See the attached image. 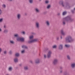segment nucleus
<instances>
[{
    "label": "nucleus",
    "instance_id": "39448f33",
    "mask_svg": "<svg viewBox=\"0 0 75 75\" xmlns=\"http://www.w3.org/2000/svg\"><path fill=\"white\" fill-rule=\"evenodd\" d=\"M66 8H70L71 6H70V4L68 2L65 3V5L64 6Z\"/></svg>",
    "mask_w": 75,
    "mask_h": 75
},
{
    "label": "nucleus",
    "instance_id": "f8f14e48",
    "mask_svg": "<svg viewBox=\"0 0 75 75\" xmlns=\"http://www.w3.org/2000/svg\"><path fill=\"white\" fill-rule=\"evenodd\" d=\"M45 23L48 27H49L50 25V21H46L45 22Z\"/></svg>",
    "mask_w": 75,
    "mask_h": 75
},
{
    "label": "nucleus",
    "instance_id": "a878e982",
    "mask_svg": "<svg viewBox=\"0 0 75 75\" xmlns=\"http://www.w3.org/2000/svg\"><path fill=\"white\" fill-rule=\"evenodd\" d=\"M67 12L66 11L63 12L62 13L63 16H65V15L67 14Z\"/></svg>",
    "mask_w": 75,
    "mask_h": 75
},
{
    "label": "nucleus",
    "instance_id": "72a5a7b5",
    "mask_svg": "<svg viewBox=\"0 0 75 75\" xmlns=\"http://www.w3.org/2000/svg\"><path fill=\"white\" fill-rule=\"evenodd\" d=\"M21 34H23V35H25V32L24 31L21 32Z\"/></svg>",
    "mask_w": 75,
    "mask_h": 75
},
{
    "label": "nucleus",
    "instance_id": "f3484780",
    "mask_svg": "<svg viewBox=\"0 0 75 75\" xmlns=\"http://www.w3.org/2000/svg\"><path fill=\"white\" fill-rule=\"evenodd\" d=\"M38 39H35L32 40L33 42H37L38 41Z\"/></svg>",
    "mask_w": 75,
    "mask_h": 75
},
{
    "label": "nucleus",
    "instance_id": "a211bd4d",
    "mask_svg": "<svg viewBox=\"0 0 75 75\" xmlns=\"http://www.w3.org/2000/svg\"><path fill=\"white\" fill-rule=\"evenodd\" d=\"M67 58L68 60H70L71 59V57L69 55H67Z\"/></svg>",
    "mask_w": 75,
    "mask_h": 75
},
{
    "label": "nucleus",
    "instance_id": "c756f323",
    "mask_svg": "<svg viewBox=\"0 0 75 75\" xmlns=\"http://www.w3.org/2000/svg\"><path fill=\"white\" fill-rule=\"evenodd\" d=\"M65 46L67 48H69V47H70V45H65Z\"/></svg>",
    "mask_w": 75,
    "mask_h": 75
},
{
    "label": "nucleus",
    "instance_id": "423d86ee",
    "mask_svg": "<svg viewBox=\"0 0 75 75\" xmlns=\"http://www.w3.org/2000/svg\"><path fill=\"white\" fill-rule=\"evenodd\" d=\"M51 54H52V52L51 51L49 50L47 54V56L48 58H50L51 55Z\"/></svg>",
    "mask_w": 75,
    "mask_h": 75
},
{
    "label": "nucleus",
    "instance_id": "603ef678",
    "mask_svg": "<svg viewBox=\"0 0 75 75\" xmlns=\"http://www.w3.org/2000/svg\"><path fill=\"white\" fill-rule=\"evenodd\" d=\"M30 62L31 63H32V64H33V61H30Z\"/></svg>",
    "mask_w": 75,
    "mask_h": 75
},
{
    "label": "nucleus",
    "instance_id": "49530a36",
    "mask_svg": "<svg viewBox=\"0 0 75 75\" xmlns=\"http://www.w3.org/2000/svg\"><path fill=\"white\" fill-rule=\"evenodd\" d=\"M9 53L10 54H12V51L11 50H10L9 52Z\"/></svg>",
    "mask_w": 75,
    "mask_h": 75
},
{
    "label": "nucleus",
    "instance_id": "9d476101",
    "mask_svg": "<svg viewBox=\"0 0 75 75\" xmlns=\"http://www.w3.org/2000/svg\"><path fill=\"white\" fill-rule=\"evenodd\" d=\"M59 49L60 50H63V45L62 44H61L59 45Z\"/></svg>",
    "mask_w": 75,
    "mask_h": 75
},
{
    "label": "nucleus",
    "instance_id": "412c9836",
    "mask_svg": "<svg viewBox=\"0 0 75 75\" xmlns=\"http://www.w3.org/2000/svg\"><path fill=\"white\" fill-rule=\"evenodd\" d=\"M8 32V30L7 29H5L4 31V33H5L6 34H7Z\"/></svg>",
    "mask_w": 75,
    "mask_h": 75
},
{
    "label": "nucleus",
    "instance_id": "a19ab883",
    "mask_svg": "<svg viewBox=\"0 0 75 75\" xmlns=\"http://www.w3.org/2000/svg\"><path fill=\"white\" fill-rule=\"evenodd\" d=\"M2 7L3 8H6V5L4 4L2 5Z\"/></svg>",
    "mask_w": 75,
    "mask_h": 75
},
{
    "label": "nucleus",
    "instance_id": "cd10ccee",
    "mask_svg": "<svg viewBox=\"0 0 75 75\" xmlns=\"http://www.w3.org/2000/svg\"><path fill=\"white\" fill-rule=\"evenodd\" d=\"M3 53L5 55H6L7 54V51L6 50H4V52H3Z\"/></svg>",
    "mask_w": 75,
    "mask_h": 75
},
{
    "label": "nucleus",
    "instance_id": "a18cd8bd",
    "mask_svg": "<svg viewBox=\"0 0 75 75\" xmlns=\"http://www.w3.org/2000/svg\"><path fill=\"white\" fill-rule=\"evenodd\" d=\"M3 21V18L0 19V23H1Z\"/></svg>",
    "mask_w": 75,
    "mask_h": 75
},
{
    "label": "nucleus",
    "instance_id": "f257e3e1",
    "mask_svg": "<svg viewBox=\"0 0 75 75\" xmlns=\"http://www.w3.org/2000/svg\"><path fill=\"white\" fill-rule=\"evenodd\" d=\"M74 20V19L72 18L70 16H68L63 20V25H65V21H67V23H71L73 22Z\"/></svg>",
    "mask_w": 75,
    "mask_h": 75
},
{
    "label": "nucleus",
    "instance_id": "c85d7f7f",
    "mask_svg": "<svg viewBox=\"0 0 75 75\" xmlns=\"http://www.w3.org/2000/svg\"><path fill=\"white\" fill-rule=\"evenodd\" d=\"M51 8V5L49 4L47 6V9H49V8Z\"/></svg>",
    "mask_w": 75,
    "mask_h": 75
},
{
    "label": "nucleus",
    "instance_id": "052dcab7",
    "mask_svg": "<svg viewBox=\"0 0 75 75\" xmlns=\"http://www.w3.org/2000/svg\"><path fill=\"white\" fill-rule=\"evenodd\" d=\"M41 0H39V1H41Z\"/></svg>",
    "mask_w": 75,
    "mask_h": 75
},
{
    "label": "nucleus",
    "instance_id": "dca6fc26",
    "mask_svg": "<svg viewBox=\"0 0 75 75\" xmlns=\"http://www.w3.org/2000/svg\"><path fill=\"white\" fill-rule=\"evenodd\" d=\"M35 11L36 13H40V10L38 8L35 9Z\"/></svg>",
    "mask_w": 75,
    "mask_h": 75
},
{
    "label": "nucleus",
    "instance_id": "7c9ffc66",
    "mask_svg": "<svg viewBox=\"0 0 75 75\" xmlns=\"http://www.w3.org/2000/svg\"><path fill=\"white\" fill-rule=\"evenodd\" d=\"M14 36L15 37H16L17 38H18V37H19V35L18 34L14 35Z\"/></svg>",
    "mask_w": 75,
    "mask_h": 75
},
{
    "label": "nucleus",
    "instance_id": "c03bdc74",
    "mask_svg": "<svg viewBox=\"0 0 75 75\" xmlns=\"http://www.w3.org/2000/svg\"><path fill=\"white\" fill-rule=\"evenodd\" d=\"M60 70H62V69H63V67L61 66L60 67Z\"/></svg>",
    "mask_w": 75,
    "mask_h": 75
},
{
    "label": "nucleus",
    "instance_id": "2f4dec72",
    "mask_svg": "<svg viewBox=\"0 0 75 75\" xmlns=\"http://www.w3.org/2000/svg\"><path fill=\"white\" fill-rule=\"evenodd\" d=\"M25 52V50H23L21 51L22 54H24Z\"/></svg>",
    "mask_w": 75,
    "mask_h": 75
},
{
    "label": "nucleus",
    "instance_id": "13d9d810",
    "mask_svg": "<svg viewBox=\"0 0 75 75\" xmlns=\"http://www.w3.org/2000/svg\"><path fill=\"white\" fill-rule=\"evenodd\" d=\"M44 14H45V13H47V12H44Z\"/></svg>",
    "mask_w": 75,
    "mask_h": 75
},
{
    "label": "nucleus",
    "instance_id": "864d4df0",
    "mask_svg": "<svg viewBox=\"0 0 75 75\" xmlns=\"http://www.w3.org/2000/svg\"><path fill=\"white\" fill-rule=\"evenodd\" d=\"M57 15L58 16H59V15H60V13H58L57 14Z\"/></svg>",
    "mask_w": 75,
    "mask_h": 75
},
{
    "label": "nucleus",
    "instance_id": "5701e85b",
    "mask_svg": "<svg viewBox=\"0 0 75 75\" xmlns=\"http://www.w3.org/2000/svg\"><path fill=\"white\" fill-rule=\"evenodd\" d=\"M33 40H29L28 42V44H31V43H33Z\"/></svg>",
    "mask_w": 75,
    "mask_h": 75
},
{
    "label": "nucleus",
    "instance_id": "37998d69",
    "mask_svg": "<svg viewBox=\"0 0 75 75\" xmlns=\"http://www.w3.org/2000/svg\"><path fill=\"white\" fill-rule=\"evenodd\" d=\"M56 47H57V46L54 45L53 46V48H56Z\"/></svg>",
    "mask_w": 75,
    "mask_h": 75
},
{
    "label": "nucleus",
    "instance_id": "09e8293b",
    "mask_svg": "<svg viewBox=\"0 0 75 75\" xmlns=\"http://www.w3.org/2000/svg\"><path fill=\"white\" fill-rule=\"evenodd\" d=\"M44 57L45 58H46V55H44Z\"/></svg>",
    "mask_w": 75,
    "mask_h": 75
},
{
    "label": "nucleus",
    "instance_id": "ddd939ff",
    "mask_svg": "<svg viewBox=\"0 0 75 75\" xmlns=\"http://www.w3.org/2000/svg\"><path fill=\"white\" fill-rule=\"evenodd\" d=\"M17 17L18 18V20H20L21 18V14H18L17 15Z\"/></svg>",
    "mask_w": 75,
    "mask_h": 75
},
{
    "label": "nucleus",
    "instance_id": "4be33fe9",
    "mask_svg": "<svg viewBox=\"0 0 75 75\" xmlns=\"http://www.w3.org/2000/svg\"><path fill=\"white\" fill-rule=\"evenodd\" d=\"M48 50V48H45L44 50H43L44 52L46 53L47 52V51Z\"/></svg>",
    "mask_w": 75,
    "mask_h": 75
},
{
    "label": "nucleus",
    "instance_id": "3c124183",
    "mask_svg": "<svg viewBox=\"0 0 75 75\" xmlns=\"http://www.w3.org/2000/svg\"><path fill=\"white\" fill-rule=\"evenodd\" d=\"M1 31H2L1 29V28H0V32H1Z\"/></svg>",
    "mask_w": 75,
    "mask_h": 75
},
{
    "label": "nucleus",
    "instance_id": "4468645a",
    "mask_svg": "<svg viewBox=\"0 0 75 75\" xmlns=\"http://www.w3.org/2000/svg\"><path fill=\"white\" fill-rule=\"evenodd\" d=\"M72 68L74 69L75 67V63H72L71 65Z\"/></svg>",
    "mask_w": 75,
    "mask_h": 75
},
{
    "label": "nucleus",
    "instance_id": "20e7f679",
    "mask_svg": "<svg viewBox=\"0 0 75 75\" xmlns=\"http://www.w3.org/2000/svg\"><path fill=\"white\" fill-rule=\"evenodd\" d=\"M58 59H55L53 62V64L54 65H57L58 63Z\"/></svg>",
    "mask_w": 75,
    "mask_h": 75
},
{
    "label": "nucleus",
    "instance_id": "e433bc0d",
    "mask_svg": "<svg viewBox=\"0 0 75 75\" xmlns=\"http://www.w3.org/2000/svg\"><path fill=\"white\" fill-rule=\"evenodd\" d=\"M10 42L11 44H13L14 43V41L13 40L10 41Z\"/></svg>",
    "mask_w": 75,
    "mask_h": 75
},
{
    "label": "nucleus",
    "instance_id": "680f3d73",
    "mask_svg": "<svg viewBox=\"0 0 75 75\" xmlns=\"http://www.w3.org/2000/svg\"><path fill=\"white\" fill-rule=\"evenodd\" d=\"M74 10H75V8L74 9Z\"/></svg>",
    "mask_w": 75,
    "mask_h": 75
},
{
    "label": "nucleus",
    "instance_id": "c9c22d12",
    "mask_svg": "<svg viewBox=\"0 0 75 75\" xmlns=\"http://www.w3.org/2000/svg\"><path fill=\"white\" fill-rule=\"evenodd\" d=\"M33 37H34V36H33V35L31 36L30 37V40H32V39L33 38Z\"/></svg>",
    "mask_w": 75,
    "mask_h": 75
},
{
    "label": "nucleus",
    "instance_id": "393cba45",
    "mask_svg": "<svg viewBox=\"0 0 75 75\" xmlns=\"http://www.w3.org/2000/svg\"><path fill=\"white\" fill-rule=\"evenodd\" d=\"M61 33L62 35H65V33H64V30H61Z\"/></svg>",
    "mask_w": 75,
    "mask_h": 75
},
{
    "label": "nucleus",
    "instance_id": "f704fd0d",
    "mask_svg": "<svg viewBox=\"0 0 75 75\" xmlns=\"http://www.w3.org/2000/svg\"><path fill=\"white\" fill-rule=\"evenodd\" d=\"M60 74H62L63 72V70H60L59 71Z\"/></svg>",
    "mask_w": 75,
    "mask_h": 75
},
{
    "label": "nucleus",
    "instance_id": "bf43d9fd",
    "mask_svg": "<svg viewBox=\"0 0 75 75\" xmlns=\"http://www.w3.org/2000/svg\"><path fill=\"white\" fill-rule=\"evenodd\" d=\"M4 28H6V25H4Z\"/></svg>",
    "mask_w": 75,
    "mask_h": 75
},
{
    "label": "nucleus",
    "instance_id": "5fc2aeb1",
    "mask_svg": "<svg viewBox=\"0 0 75 75\" xmlns=\"http://www.w3.org/2000/svg\"><path fill=\"white\" fill-rule=\"evenodd\" d=\"M60 38L61 39H62V36H61Z\"/></svg>",
    "mask_w": 75,
    "mask_h": 75
},
{
    "label": "nucleus",
    "instance_id": "bb28decb",
    "mask_svg": "<svg viewBox=\"0 0 75 75\" xmlns=\"http://www.w3.org/2000/svg\"><path fill=\"white\" fill-rule=\"evenodd\" d=\"M29 1L30 4L33 3V0H29Z\"/></svg>",
    "mask_w": 75,
    "mask_h": 75
},
{
    "label": "nucleus",
    "instance_id": "6ab92c4d",
    "mask_svg": "<svg viewBox=\"0 0 75 75\" xmlns=\"http://www.w3.org/2000/svg\"><path fill=\"white\" fill-rule=\"evenodd\" d=\"M24 69L25 71H27L28 69V67L27 66H25L24 67Z\"/></svg>",
    "mask_w": 75,
    "mask_h": 75
},
{
    "label": "nucleus",
    "instance_id": "f03ea898",
    "mask_svg": "<svg viewBox=\"0 0 75 75\" xmlns=\"http://www.w3.org/2000/svg\"><path fill=\"white\" fill-rule=\"evenodd\" d=\"M66 41L67 42H72L74 41V39H72L71 36H69L66 38Z\"/></svg>",
    "mask_w": 75,
    "mask_h": 75
},
{
    "label": "nucleus",
    "instance_id": "79ce46f5",
    "mask_svg": "<svg viewBox=\"0 0 75 75\" xmlns=\"http://www.w3.org/2000/svg\"><path fill=\"white\" fill-rule=\"evenodd\" d=\"M1 14H2V11L1 9H0V15H1Z\"/></svg>",
    "mask_w": 75,
    "mask_h": 75
},
{
    "label": "nucleus",
    "instance_id": "7ed1b4c3",
    "mask_svg": "<svg viewBox=\"0 0 75 75\" xmlns=\"http://www.w3.org/2000/svg\"><path fill=\"white\" fill-rule=\"evenodd\" d=\"M16 40L17 41H21V42H24V38L18 37L16 38Z\"/></svg>",
    "mask_w": 75,
    "mask_h": 75
},
{
    "label": "nucleus",
    "instance_id": "e2e57ef3",
    "mask_svg": "<svg viewBox=\"0 0 75 75\" xmlns=\"http://www.w3.org/2000/svg\"><path fill=\"white\" fill-rule=\"evenodd\" d=\"M32 34H34V33H33Z\"/></svg>",
    "mask_w": 75,
    "mask_h": 75
},
{
    "label": "nucleus",
    "instance_id": "0eeeda50",
    "mask_svg": "<svg viewBox=\"0 0 75 75\" xmlns=\"http://www.w3.org/2000/svg\"><path fill=\"white\" fill-rule=\"evenodd\" d=\"M59 4L61 5L62 7H65V3H64V2L63 1H61L59 2Z\"/></svg>",
    "mask_w": 75,
    "mask_h": 75
},
{
    "label": "nucleus",
    "instance_id": "1a4fd4ad",
    "mask_svg": "<svg viewBox=\"0 0 75 75\" xmlns=\"http://www.w3.org/2000/svg\"><path fill=\"white\" fill-rule=\"evenodd\" d=\"M35 62V64H39L40 63V59H36Z\"/></svg>",
    "mask_w": 75,
    "mask_h": 75
},
{
    "label": "nucleus",
    "instance_id": "8fccbe9b",
    "mask_svg": "<svg viewBox=\"0 0 75 75\" xmlns=\"http://www.w3.org/2000/svg\"><path fill=\"white\" fill-rule=\"evenodd\" d=\"M21 65H22V64H20L19 65V66H20V67H21Z\"/></svg>",
    "mask_w": 75,
    "mask_h": 75
},
{
    "label": "nucleus",
    "instance_id": "4d7b16f0",
    "mask_svg": "<svg viewBox=\"0 0 75 75\" xmlns=\"http://www.w3.org/2000/svg\"><path fill=\"white\" fill-rule=\"evenodd\" d=\"M25 16H26V15H27V13H25Z\"/></svg>",
    "mask_w": 75,
    "mask_h": 75
},
{
    "label": "nucleus",
    "instance_id": "ea45409f",
    "mask_svg": "<svg viewBox=\"0 0 75 75\" xmlns=\"http://www.w3.org/2000/svg\"><path fill=\"white\" fill-rule=\"evenodd\" d=\"M45 3H46V4H48V3H49V1L47 0H46L45 1Z\"/></svg>",
    "mask_w": 75,
    "mask_h": 75
},
{
    "label": "nucleus",
    "instance_id": "4c0bfd02",
    "mask_svg": "<svg viewBox=\"0 0 75 75\" xmlns=\"http://www.w3.org/2000/svg\"><path fill=\"white\" fill-rule=\"evenodd\" d=\"M71 11L73 14H74L75 13V10H71Z\"/></svg>",
    "mask_w": 75,
    "mask_h": 75
},
{
    "label": "nucleus",
    "instance_id": "9b49d317",
    "mask_svg": "<svg viewBox=\"0 0 75 75\" xmlns=\"http://www.w3.org/2000/svg\"><path fill=\"white\" fill-rule=\"evenodd\" d=\"M63 75H70V74L68 71H64Z\"/></svg>",
    "mask_w": 75,
    "mask_h": 75
},
{
    "label": "nucleus",
    "instance_id": "58836bf2",
    "mask_svg": "<svg viewBox=\"0 0 75 75\" xmlns=\"http://www.w3.org/2000/svg\"><path fill=\"white\" fill-rule=\"evenodd\" d=\"M59 38L58 37H56V40L57 41H59Z\"/></svg>",
    "mask_w": 75,
    "mask_h": 75
},
{
    "label": "nucleus",
    "instance_id": "de8ad7c7",
    "mask_svg": "<svg viewBox=\"0 0 75 75\" xmlns=\"http://www.w3.org/2000/svg\"><path fill=\"white\" fill-rule=\"evenodd\" d=\"M1 51H2V49H1V48H0V53L1 52Z\"/></svg>",
    "mask_w": 75,
    "mask_h": 75
},
{
    "label": "nucleus",
    "instance_id": "aec40b11",
    "mask_svg": "<svg viewBox=\"0 0 75 75\" xmlns=\"http://www.w3.org/2000/svg\"><path fill=\"white\" fill-rule=\"evenodd\" d=\"M22 48H25V49H28V47L24 45H23L22 47Z\"/></svg>",
    "mask_w": 75,
    "mask_h": 75
},
{
    "label": "nucleus",
    "instance_id": "473e14b6",
    "mask_svg": "<svg viewBox=\"0 0 75 75\" xmlns=\"http://www.w3.org/2000/svg\"><path fill=\"white\" fill-rule=\"evenodd\" d=\"M8 69L10 71H11L13 69V68L11 67H9V68Z\"/></svg>",
    "mask_w": 75,
    "mask_h": 75
},
{
    "label": "nucleus",
    "instance_id": "6e6552de",
    "mask_svg": "<svg viewBox=\"0 0 75 75\" xmlns=\"http://www.w3.org/2000/svg\"><path fill=\"white\" fill-rule=\"evenodd\" d=\"M35 26L37 28V29H40V23H39L38 22H37L35 24Z\"/></svg>",
    "mask_w": 75,
    "mask_h": 75
},
{
    "label": "nucleus",
    "instance_id": "2eb2a0df",
    "mask_svg": "<svg viewBox=\"0 0 75 75\" xmlns=\"http://www.w3.org/2000/svg\"><path fill=\"white\" fill-rule=\"evenodd\" d=\"M14 60V62H15L16 63L18 62V59L17 58H15Z\"/></svg>",
    "mask_w": 75,
    "mask_h": 75
},
{
    "label": "nucleus",
    "instance_id": "b1692460",
    "mask_svg": "<svg viewBox=\"0 0 75 75\" xmlns=\"http://www.w3.org/2000/svg\"><path fill=\"white\" fill-rule=\"evenodd\" d=\"M15 56L17 57H19L20 56V54L19 53H16L15 54Z\"/></svg>",
    "mask_w": 75,
    "mask_h": 75
},
{
    "label": "nucleus",
    "instance_id": "6e6d98bb",
    "mask_svg": "<svg viewBox=\"0 0 75 75\" xmlns=\"http://www.w3.org/2000/svg\"><path fill=\"white\" fill-rule=\"evenodd\" d=\"M9 1H13V0H9Z\"/></svg>",
    "mask_w": 75,
    "mask_h": 75
}]
</instances>
